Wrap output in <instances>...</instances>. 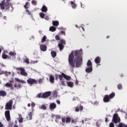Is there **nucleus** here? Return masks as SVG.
<instances>
[{
	"label": "nucleus",
	"mask_w": 127,
	"mask_h": 127,
	"mask_svg": "<svg viewBox=\"0 0 127 127\" xmlns=\"http://www.w3.org/2000/svg\"><path fill=\"white\" fill-rule=\"evenodd\" d=\"M31 107L32 108H34V107H35V103L34 102L31 103Z\"/></svg>",
	"instance_id": "603ef678"
},
{
	"label": "nucleus",
	"mask_w": 127,
	"mask_h": 127,
	"mask_svg": "<svg viewBox=\"0 0 127 127\" xmlns=\"http://www.w3.org/2000/svg\"><path fill=\"white\" fill-rule=\"evenodd\" d=\"M46 36H44L42 39V42H45L46 41Z\"/></svg>",
	"instance_id": "ea45409f"
},
{
	"label": "nucleus",
	"mask_w": 127,
	"mask_h": 127,
	"mask_svg": "<svg viewBox=\"0 0 127 127\" xmlns=\"http://www.w3.org/2000/svg\"><path fill=\"white\" fill-rule=\"evenodd\" d=\"M24 62H25V63H26L27 64H29V59L27 58L26 59H25Z\"/></svg>",
	"instance_id": "58836bf2"
},
{
	"label": "nucleus",
	"mask_w": 127,
	"mask_h": 127,
	"mask_svg": "<svg viewBox=\"0 0 127 127\" xmlns=\"http://www.w3.org/2000/svg\"><path fill=\"white\" fill-rule=\"evenodd\" d=\"M112 122L114 124H120L121 123V118L119 117V115L117 113L113 115Z\"/></svg>",
	"instance_id": "7ed1b4c3"
},
{
	"label": "nucleus",
	"mask_w": 127,
	"mask_h": 127,
	"mask_svg": "<svg viewBox=\"0 0 127 127\" xmlns=\"http://www.w3.org/2000/svg\"><path fill=\"white\" fill-rule=\"evenodd\" d=\"M55 38L56 40H60V36H59L58 35L55 36Z\"/></svg>",
	"instance_id": "de8ad7c7"
},
{
	"label": "nucleus",
	"mask_w": 127,
	"mask_h": 127,
	"mask_svg": "<svg viewBox=\"0 0 127 127\" xmlns=\"http://www.w3.org/2000/svg\"><path fill=\"white\" fill-rule=\"evenodd\" d=\"M78 83L79 82L78 81V80L76 79L75 81V85H78Z\"/></svg>",
	"instance_id": "4d7b16f0"
},
{
	"label": "nucleus",
	"mask_w": 127,
	"mask_h": 127,
	"mask_svg": "<svg viewBox=\"0 0 127 127\" xmlns=\"http://www.w3.org/2000/svg\"><path fill=\"white\" fill-rule=\"evenodd\" d=\"M60 41H61V43H62V44H63H63H64V45L66 44V41H65L64 40L61 39Z\"/></svg>",
	"instance_id": "a19ab883"
},
{
	"label": "nucleus",
	"mask_w": 127,
	"mask_h": 127,
	"mask_svg": "<svg viewBox=\"0 0 127 127\" xmlns=\"http://www.w3.org/2000/svg\"><path fill=\"white\" fill-rule=\"evenodd\" d=\"M60 76H62V73L61 74H55V79H56V80H58V78L60 80Z\"/></svg>",
	"instance_id": "c9c22d12"
},
{
	"label": "nucleus",
	"mask_w": 127,
	"mask_h": 127,
	"mask_svg": "<svg viewBox=\"0 0 127 127\" xmlns=\"http://www.w3.org/2000/svg\"><path fill=\"white\" fill-rule=\"evenodd\" d=\"M51 55H52V57H53V58H55V57L57 56V53H56V52H55L54 51H52L51 52Z\"/></svg>",
	"instance_id": "a878e982"
},
{
	"label": "nucleus",
	"mask_w": 127,
	"mask_h": 127,
	"mask_svg": "<svg viewBox=\"0 0 127 127\" xmlns=\"http://www.w3.org/2000/svg\"><path fill=\"white\" fill-rule=\"evenodd\" d=\"M28 3H29V2H26L25 4L24 5V7L25 8H26V9H27V8H28Z\"/></svg>",
	"instance_id": "79ce46f5"
},
{
	"label": "nucleus",
	"mask_w": 127,
	"mask_h": 127,
	"mask_svg": "<svg viewBox=\"0 0 127 127\" xmlns=\"http://www.w3.org/2000/svg\"><path fill=\"white\" fill-rule=\"evenodd\" d=\"M54 80H55V78L52 75H50V82L52 83V84L54 83Z\"/></svg>",
	"instance_id": "412c9836"
},
{
	"label": "nucleus",
	"mask_w": 127,
	"mask_h": 127,
	"mask_svg": "<svg viewBox=\"0 0 127 127\" xmlns=\"http://www.w3.org/2000/svg\"><path fill=\"white\" fill-rule=\"evenodd\" d=\"M9 55H10V56H15V55H16V53L10 52L9 53Z\"/></svg>",
	"instance_id": "72a5a7b5"
},
{
	"label": "nucleus",
	"mask_w": 127,
	"mask_h": 127,
	"mask_svg": "<svg viewBox=\"0 0 127 127\" xmlns=\"http://www.w3.org/2000/svg\"><path fill=\"white\" fill-rule=\"evenodd\" d=\"M36 98H42V93H39L37 96H36Z\"/></svg>",
	"instance_id": "37998d69"
},
{
	"label": "nucleus",
	"mask_w": 127,
	"mask_h": 127,
	"mask_svg": "<svg viewBox=\"0 0 127 127\" xmlns=\"http://www.w3.org/2000/svg\"><path fill=\"white\" fill-rule=\"evenodd\" d=\"M108 121H109V120L108 119V118H106V119H105V122H106V123H108Z\"/></svg>",
	"instance_id": "0e129e2a"
},
{
	"label": "nucleus",
	"mask_w": 127,
	"mask_h": 127,
	"mask_svg": "<svg viewBox=\"0 0 127 127\" xmlns=\"http://www.w3.org/2000/svg\"><path fill=\"white\" fill-rule=\"evenodd\" d=\"M60 80H63V78H64L66 81H70L71 80V76L66 75L64 73H62V75H60Z\"/></svg>",
	"instance_id": "423d86ee"
},
{
	"label": "nucleus",
	"mask_w": 127,
	"mask_h": 127,
	"mask_svg": "<svg viewBox=\"0 0 127 127\" xmlns=\"http://www.w3.org/2000/svg\"><path fill=\"white\" fill-rule=\"evenodd\" d=\"M30 106H31V105H30V103H28V107H30Z\"/></svg>",
	"instance_id": "774afa93"
},
{
	"label": "nucleus",
	"mask_w": 127,
	"mask_h": 127,
	"mask_svg": "<svg viewBox=\"0 0 127 127\" xmlns=\"http://www.w3.org/2000/svg\"><path fill=\"white\" fill-rule=\"evenodd\" d=\"M14 86L15 88H17V83H15Z\"/></svg>",
	"instance_id": "13d9d810"
},
{
	"label": "nucleus",
	"mask_w": 127,
	"mask_h": 127,
	"mask_svg": "<svg viewBox=\"0 0 127 127\" xmlns=\"http://www.w3.org/2000/svg\"><path fill=\"white\" fill-rule=\"evenodd\" d=\"M70 3L71 4V7H72V8H76V7L77 6V4H76L75 3H74V2L73 1H71Z\"/></svg>",
	"instance_id": "c756f323"
},
{
	"label": "nucleus",
	"mask_w": 127,
	"mask_h": 127,
	"mask_svg": "<svg viewBox=\"0 0 127 127\" xmlns=\"http://www.w3.org/2000/svg\"><path fill=\"white\" fill-rule=\"evenodd\" d=\"M61 81V84L63 86H66V84H65V81L64 80H62Z\"/></svg>",
	"instance_id": "c03bdc74"
},
{
	"label": "nucleus",
	"mask_w": 127,
	"mask_h": 127,
	"mask_svg": "<svg viewBox=\"0 0 127 127\" xmlns=\"http://www.w3.org/2000/svg\"><path fill=\"white\" fill-rule=\"evenodd\" d=\"M0 127H3V124L0 122Z\"/></svg>",
	"instance_id": "6e6d98bb"
},
{
	"label": "nucleus",
	"mask_w": 127,
	"mask_h": 127,
	"mask_svg": "<svg viewBox=\"0 0 127 127\" xmlns=\"http://www.w3.org/2000/svg\"><path fill=\"white\" fill-rule=\"evenodd\" d=\"M52 24L54 26H58L59 25V21H53Z\"/></svg>",
	"instance_id": "b1692460"
},
{
	"label": "nucleus",
	"mask_w": 127,
	"mask_h": 127,
	"mask_svg": "<svg viewBox=\"0 0 127 127\" xmlns=\"http://www.w3.org/2000/svg\"><path fill=\"white\" fill-rule=\"evenodd\" d=\"M41 10L43 12H47L48 8L45 5H44L42 7Z\"/></svg>",
	"instance_id": "f3484780"
},
{
	"label": "nucleus",
	"mask_w": 127,
	"mask_h": 127,
	"mask_svg": "<svg viewBox=\"0 0 127 127\" xmlns=\"http://www.w3.org/2000/svg\"><path fill=\"white\" fill-rule=\"evenodd\" d=\"M8 56L7 55H5V53L3 52L2 54V58L3 59H6L7 58Z\"/></svg>",
	"instance_id": "7c9ffc66"
},
{
	"label": "nucleus",
	"mask_w": 127,
	"mask_h": 127,
	"mask_svg": "<svg viewBox=\"0 0 127 127\" xmlns=\"http://www.w3.org/2000/svg\"><path fill=\"white\" fill-rule=\"evenodd\" d=\"M118 127H127V125L123 123H120Z\"/></svg>",
	"instance_id": "cd10ccee"
},
{
	"label": "nucleus",
	"mask_w": 127,
	"mask_h": 127,
	"mask_svg": "<svg viewBox=\"0 0 127 127\" xmlns=\"http://www.w3.org/2000/svg\"><path fill=\"white\" fill-rule=\"evenodd\" d=\"M18 122L20 124L21 123H23V118H22V117L19 118L18 119Z\"/></svg>",
	"instance_id": "4c0bfd02"
},
{
	"label": "nucleus",
	"mask_w": 127,
	"mask_h": 127,
	"mask_svg": "<svg viewBox=\"0 0 127 127\" xmlns=\"http://www.w3.org/2000/svg\"><path fill=\"white\" fill-rule=\"evenodd\" d=\"M14 127H18V126H17V125H15L14 126Z\"/></svg>",
	"instance_id": "338daca9"
},
{
	"label": "nucleus",
	"mask_w": 127,
	"mask_h": 127,
	"mask_svg": "<svg viewBox=\"0 0 127 127\" xmlns=\"http://www.w3.org/2000/svg\"><path fill=\"white\" fill-rule=\"evenodd\" d=\"M115 96H116V93H115V92H112V93L109 95V99H110V100L114 99Z\"/></svg>",
	"instance_id": "5701e85b"
},
{
	"label": "nucleus",
	"mask_w": 127,
	"mask_h": 127,
	"mask_svg": "<svg viewBox=\"0 0 127 127\" xmlns=\"http://www.w3.org/2000/svg\"><path fill=\"white\" fill-rule=\"evenodd\" d=\"M50 31H52V32H54V31H56V28L54 26L50 27Z\"/></svg>",
	"instance_id": "bb28decb"
},
{
	"label": "nucleus",
	"mask_w": 127,
	"mask_h": 127,
	"mask_svg": "<svg viewBox=\"0 0 127 127\" xmlns=\"http://www.w3.org/2000/svg\"><path fill=\"white\" fill-rule=\"evenodd\" d=\"M15 80L16 82H18V83H22V84H26V81H25L24 80H22L19 79L18 78H15Z\"/></svg>",
	"instance_id": "dca6fc26"
},
{
	"label": "nucleus",
	"mask_w": 127,
	"mask_h": 127,
	"mask_svg": "<svg viewBox=\"0 0 127 127\" xmlns=\"http://www.w3.org/2000/svg\"><path fill=\"white\" fill-rule=\"evenodd\" d=\"M18 70H19V71H20L21 75L25 76V77H26V76H27V73L25 72V69H23L22 67L18 68Z\"/></svg>",
	"instance_id": "9d476101"
},
{
	"label": "nucleus",
	"mask_w": 127,
	"mask_h": 127,
	"mask_svg": "<svg viewBox=\"0 0 127 127\" xmlns=\"http://www.w3.org/2000/svg\"><path fill=\"white\" fill-rule=\"evenodd\" d=\"M66 84L70 88H73L74 87V83L72 81L66 82Z\"/></svg>",
	"instance_id": "a211bd4d"
},
{
	"label": "nucleus",
	"mask_w": 127,
	"mask_h": 127,
	"mask_svg": "<svg viewBox=\"0 0 127 127\" xmlns=\"http://www.w3.org/2000/svg\"><path fill=\"white\" fill-rule=\"evenodd\" d=\"M5 74H8L9 75H10V74H11V73H10V72H5Z\"/></svg>",
	"instance_id": "052dcab7"
},
{
	"label": "nucleus",
	"mask_w": 127,
	"mask_h": 127,
	"mask_svg": "<svg viewBox=\"0 0 127 127\" xmlns=\"http://www.w3.org/2000/svg\"><path fill=\"white\" fill-rule=\"evenodd\" d=\"M38 83L39 84H41L42 83V79L40 78L38 80Z\"/></svg>",
	"instance_id": "5fc2aeb1"
},
{
	"label": "nucleus",
	"mask_w": 127,
	"mask_h": 127,
	"mask_svg": "<svg viewBox=\"0 0 127 127\" xmlns=\"http://www.w3.org/2000/svg\"><path fill=\"white\" fill-rule=\"evenodd\" d=\"M83 110V106L81 105H80L79 107L77 106L75 107V112H79L80 111H82Z\"/></svg>",
	"instance_id": "2eb2a0df"
},
{
	"label": "nucleus",
	"mask_w": 127,
	"mask_h": 127,
	"mask_svg": "<svg viewBox=\"0 0 127 127\" xmlns=\"http://www.w3.org/2000/svg\"><path fill=\"white\" fill-rule=\"evenodd\" d=\"M9 1L10 0H3L1 3H0V7L1 9L3 10H9Z\"/></svg>",
	"instance_id": "f03ea898"
},
{
	"label": "nucleus",
	"mask_w": 127,
	"mask_h": 127,
	"mask_svg": "<svg viewBox=\"0 0 127 127\" xmlns=\"http://www.w3.org/2000/svg\"><path fill=\"white\" fill-rule=\"evenodd\" d=\"M109 127H115V124H114V123H110L109 124Z\"/></svg>",
	"instance_id": "49530a36"
},
{
	"label": "nucleus",
	"mask_w": 127,
	"mask_h": 127,
	"mask_svg": "<svg viewBox=\"0 0 127 127\" xmlns=\"http://www.w3.org/2000/svg\"><path fill=\"white\" fill-rule=\"evenodd\" d=\"M12 104H13V101L12 99L8 101L5 105V110H10L12 109Z\"/></svg>",
	"instance_id": "20e7f679"
},
{
	"label": "nucleus",
	"mask_w": 127,
	"mask_h": 127,
	"mask_svg": "<svg viewBox=\"0 0 127 127\" xmlns=\"http://www.w3.org/2000/svg\"><path fill=\"white\" fill-rule=\"evenodd\" d=\"M21 87H22V85H21V84L19 83L17 85V87L19 88V89H20V88H21Z\"/></svg>",
	"instance_id": "864d4df0"
},
{
	"label": "nucleus",
	"mask_w": 127,
	"mask_h": 127,
	"mask_svg": "<svg viewBox=\"0 0 127 127\" xmlns=\"http://www.w3.org/2000/svg\"><path fill=\"white\" fill-rule=\"evenodd\" d=\"M60 33L61 34H63V35H66V33H65V31H60Z\"/></svg>",
	"instance_id": "8fccbe9b"
},
{
	"label": "nucleus",
	"mask_w": 127,
	"mask_h": 127,
	"mask_svg": "<svg viewBox=\"0 0 127 127\" xmlns=\"http://www.w3.org/2000/svg\"><path fill=\"white\" fill-rule=\"evenodd\" d=\"M92 71H93V67L92 66H90V67H88L86 69H85V72L86 73H91V72H92Z\"/></svg>",
	"instance_id": "6ab92c4d"
},
{
	"label": "nucleus",
	"mask_w": 127,
	"mask_h": 127,
	"mask_svg": "<svg viewBox=\"0 0 127 127\" xmlns=\"http://www.w3.org/2000/svg\"><path fill=\"white\" fill-rule=\"evenodd\" d=\"M92 62H91V60H88L87 63V66H88V67H92Z\"/></svg>",
	"instance_id": "c85d7f7f"
},
{
	"label": "nucleus",
	"mask_w": 127,
	"mask_h": 127,
	"mask_svg": "<svg viewBox=\"0 0 127 127\" xmlns=\"http://www.w3.org/2000/svg\"><path fill=\"white\" fill-rule=\"evenodd\" d=\"M71 123H72V124L75 123V120L72 119V121H71Z\"/></svg>",
	"instance_id": "69168bd1"
},
{
	"label": "nucleus",
	"mask_w": 127,
	"mask_h": 127,
	"mask_svg": "<svg viewBox=\"0 0 127 127\" xmlns=\"http://www.w3.org/2000/svg\"><path fill=\"white\" fill-rule=\"evenodd\" d=\"M51 96V92L47 91L42 94V98L46 99V98H48V97H50Z\"/></svg>",
	"instance_id": "1a4fd4ad"
},
{
	"label": "nucleus",
	"mask_w": 127,
	"mask_h": 127,
	"mask_svg": "<svg viewBox=\"0 0 127 127\" xmlns=\"http://www.w3.org/2000/svg\"><path fill=\"white\" fill-rule=\"evenodd\" d=\"M56 104L52 103L50 104L49 109L50 110H54V109L56 108Z\"/></svg>",
	"instance_id": "4468645a"
},
{
	"label": "nucleus",
	"mask_w": 127,
	"mask_h": 127,
	"mask_svg": "<svg viewBox=\"0 0 127 127\" xmlns=\"http://www.w3.org/2000/svg\"><path fill=\"white\" fill-rule=\"evenodd\" d=\"M0 17H2V13L0 11Z\"/></svg>",
	"instance_id": "680f3d73"
},
{
	"label": "nucleus",
	"mask_w": 127,
	"mask_h": 127,
	"mask_svg": "<svg viewBox=\"0 0 127 127\" xmlns=\"http://www.w3.org/2000/svg\"><path fill=\"white\" fill-rule=\"evenodd\" d=\"M117 87L118 90H122V89H123V85L121 83L118 84Z\"/></svg>",
	"instance_id": "2f4dec72"
},
{
	"label": "nucleus",
	"mask_w": 127,
	"mask_h": 127,
	"mask_svg": "<svg viewBox=\"0 0 127 127\" xmlns=\"http://www.w3.org/2000/svg\"><path fill=\"white\" fill-rule=\"evenodd\" d=\"M4 86L5 87H6V88H11L12 87V84L9 82H7L6 83H5Z\"/></svg>",
	"instance_id": "393cba45"
},
{
	"label": "nucleus",
	"mask_w": 127,
	"mask_h": 127,
	"mask_svg": "<svg viewBox=\"0 0 127 127\" xmlns=\"http://www.w3.org/2000/svg\"><path fill=\"white\" fill-rule=\"evenodd\" d=\"M57 103L58 105H60V101L59 100H57Z\"/></svg>",
	"instance_id": "bf43d9fd"
},
{
	"label": "nucleus",
	"mask_w": 127,
	"mask_h": 127,
	"mask_svg": "<svg viewBox=\"0 0 127 127\" xmlns=\"http://www.w3.org/2000/svg\"><path fill=\"white\" fill-rule=\"evenodd\" d=\"M7 95L6 91L5 90H0V97H6Z\"/></svg>",
	"instance_id": "ddd939ff"
},
{
	"label": "nucleus",
	"mask_w": 127,
	"mask_h": 127,
	"mask_svg": "<svg viewBox=\"0 0 127 127\" xmlns=\"http://www.w3.org/2000/svg\"><path fill=\"white\" fill-rule=\"evenodd\" d=\"M40 109L41 110H46V109H47V107H46V106L45 105H42V106L40 107Z\"/></svg>",
	"instance_id": "473e14b6"
},
{
	"label": "nucleus",
	"mask_w": 127,
	"mask_h": 127,
	"mask_svg": "<svg viewBox=\"0 0 127 127\" xmlns=\"http://www.w3.org/2000/svg\"><path fill=\"white\" fill-rule=\"evenodd\" d=\"M58 47H59L60 50L61 51H62V50H63V49H64V45L63 44H62V43H59Z\"/></svg>",
	"instance_id": "4be33fe9"
},
{
	"label": "nucleus",
	"mask_w": 127,
	"mask_h": 127,
	"mask_svg": "<svg viewBox=\"0 0 127 127\" xmlns=\"http://www.w3.org/2000/svg\"><path fill=\"white\" fill-rule=\"evenodd\" d=\"M39 15L40 17H41V18H44V17L45 16V14H44V13H43V12L40 13Z\"/></svg>",
	"instance_id": "e433bc0d"
},
{
	"label": "nucleus",
	"mask_w": 127,
	"mask_h": 127,
	"mask_svg": "<svg viewBox=\"0 0 127 127\" xmlns=\"http://www.w3.org/2000/svg\"><path fill=\"white\" fill-rule=\"evenodd\" d=\"M27 82L29 85H33V84H35L36 85L38 83V81L37 80L31 78H28L27 80Z\"/></svg>",
	"instance_id": "39448f33"
},
{
	"label": "nucleus",
	"mask_w": 127,
	"mask_h": 127,
	"mask_svg": "<svg viewBox=\"0 0 127 127\" xmlns=\"http://www.w3.org/2000/svg\"><path fill=\"white\" fill-rule=\"evenodd\" d=\"M83 52L81 51H72L68 56V62L70 67H75V63L76 68H79L83 64V60L81 56Z\"/></svg>",
	"instance_id": "f257e3e1"
},
{
	"label": "nucleus",
	"mask_w": 127,
	"mask_h": 127,
	"mask_svg": "<svg viewBox=\"0 0 127 127\" xmlns=\"http://www.w3.org/2000/svg\"><path fill=\"white\" fill-rule=\"evenodd\" d=\"M28 116L30 117V120H31V119H32V114L31 112L28 113Z\"/></svg>",
	"instance_id": "09e8293b"
},
{
	"label": "nucleus",
	"mask_w": 127,
	"mask_h": 127,
	"mask_svg": "<svg viewBox=\"0 0 127 127\" xmlns=\"http://www.w3.org/2000/svg\"><path fill=\"white\" fill-rule=\"evenodd\" d=\"M94 61L96 64H99L101 63V58L99 57H96Z\"/></svg>",
	"instance_id": "aec40b11"
},
{
	"label": "nucleus",
	"mask_w": 127,
	"mask_h": 127,
	"mask_svg": "<svg viewBox=\"0 0 127 127\" xmlns=\"http://www.w3.org/2000/svg\"><path fill=\"white\" fill-rule=\"evenodd\" d=\"M62 123H64L65 124L66 123V124H69L71 123V118L70 117H67L66 119L62 117Z\"/></svg>",
	"instance_id": "6e6552de"
},
{
	"label": "nucleus",
	"mask_w": 127,
	"mask_h": 127,
	"mask_svg": "<svg viewBox=\"0 0 127 127\" xmlns=\"http://www.w3.org/2000/svg\"><path fill=\"white\" fill-rule=\"evenodd\" d=\"M111 100L110 98L109 97V95H105L103 98V102L104 103H109Z\"/></svg>",
	"instance_id": "f8f14e48"
},
{
	"label": "nucleus",
	"mask_w": 127,
	"mask_h": 127,
	"mask_svg": "<svg viewBox=\"0 0 127 127\" xmlns=\"http://www.w3.org/2000/svg\"><path fill=\"white\" fill-rule=\"evenodd\" d=\"M31 63H33V64H35V63H37V61H36V62L33 61L31 62Z\"/></svg>",
	"instance_id": "e2e57ef3"
},
{
	"label": "nucleus",
	"mask_w": 127,
	"mask_h": 127,
	"mask_svg": "<svg viewBox=\"0 0 127 127\" xmlns=\"http://www.w3.org/2000/svg\"><path fill=\"white\" fill-rule=\"evenodd\" d=\"M26 12H27V14H28V15H31V17H33L32 16V14L31 13V12H30V11H29V10H28V9L26 10Z\"/></svg>",
	"instance_id": "f704fd0d"
},
{
	"label": "nucleus",
	"mask_w": 127,
	"mask_h": 127,
	"mask_svg": "<svg viewBox=\"0 0 127 127\" xmlns=\"http://www.w3.org/2000/svg\"><path fill=\"white\" fill-rule=\"evenodd\" d=\"M5 117L6 120L8 122H9V121H10V111H9V110H7L5 111Z\"/></svg>",
	"instance_id": "0eeeda50"
},
{
	"label": "nucleus",
	"mask_w": 127,
	"mask_h": 127,
	"mask_svg": "<svg viewBox=\"0 0 127 127\" xmlns=\"http://www.w3.org/2000/svg\"><path fill=\"white\" fill-rule=\"evenodd\" d=\"M56 118L59 120H60V119H61V116L60 115H56Z\"/></svg>",
	"instance_id": "3c124183"
},
{
	"label": "nucleus",
	"mask_w": 127,
	"mask_h": 127,
	"mask_svg": "<svg viewBox=\"0 0 127 127\" xmlns=\"http://www.w3.org/2000/svg\"><path fill=\"white\" fill-rule=\"evenodd\" d=\"M32 3L34 5H36V4H37V1H36L35 0H32Z\"/></svg>",
	"instance_id": "a18cd8bd"
},
{
	"label": "nucleus",
	"mask_w": 127,
	"mask_h": 127,
	"mask_svg": "<svg viewBox=\"0 0 127 127\" xmlns=\"http://www.w3.org/2000/svg\"><path fill=\"white\" fill-rule=\"evenodd\" d=\"M40 48L41 51H43V52H45V51H46L47 50V46L44 44L40 45Z\"/></svg>",
	"instance_id": "9b49d317"
}]
</instances>
